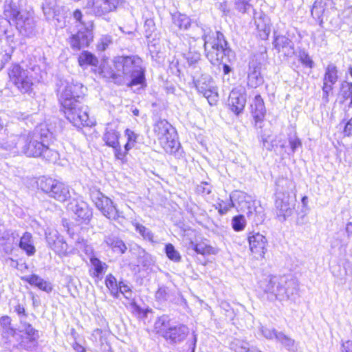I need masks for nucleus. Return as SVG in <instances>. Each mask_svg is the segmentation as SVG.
<instances>
[{"label": "nucleus", "mask_w": 352, "mask_h": 352, "mask_svg": "<svg viewBox=\"0 0 352 352\" xmlns=\"http://www.w3.org/2000/svg\"><path fill=\"white\" fill-rule=\"evenodd\" d=\"M52 133L46 127H36L32 132L21 135H11L6 142V148L28 157H41L54 162L58 153L50 148Z\"/></svg>", "instance_id": "f257e3e1"}, {"label": "nucleus", "mask_w": 352, "mask_h": 352, "mask_svg": "<svg viewBox=\"0 0 352 352\" xmlns=\"http://www.w3.org/2000/svg\"><path fill=\"white\" fill-rule=\"evenodd\" d=\"M116 72L111 78L118 85L126 84L128 87L143 85L145 83L144 72L141 66V59L135 56H118L114 60Z\"/></svg>", "instance_id": "f03ea898"}, {"label": "nucleus", "mask_w": 352, "mask_h": 352, "mask_svg": "<svg viewBox=\"0 0 352 352\" xmlns=\"http://www.w3.org/2000/svg\"><path fill=\"white\" fill-rule=\"evenodd\" d=\"M8 73L10 82L21 93H29L32 89L33 81L42 79V71L33 57L28 58L21 64H12Z\"/></svg>", "instance_id": "7ed1b4c3"}, {"label": "nucleus", "mask_w": 352, "mask_h": 352, "mask_svg": "<svg viewBox=\"0 0 352 352\" xmlns=\"http://www.w3.org/2000/svg\"><path fill=\"white\" fill-rule=\"evenodd\" d=\"M204 50L206 58L212 65H223V72L228 74L232 69L227 63L234 58V52L228 47L224 35L219 31L204 34Z\"/></svg>", "instance_id": "20e7f679"}, {"label": "nucleus", "mask_w": 352, "mask_h": 352, "mask_svg": "<svg viewBox=\"0 0 352 352\" xmlns=\"http://www.w3.org/2000/svg\"><path fill=\"white\" fill-rule=\"evenodd\" d=\"M260 287L272 300H285L297 294L298 285L295 278L284 276L265 279Z\"/></svg>", "instance_id": "39448f33"}, {"label": "nucleus", "mask_w": 352, "mask_h": 352, "mask_svg": "<svg viewBox=\"0 0 352 352\" xmlns=\"http://www.w3.org/2000/svg\"><path fill=\"white\" fill-rule=\"evenodd\" d=\"M154 327L170 344H179L184 342L189 334V328L184 324L173 322L166 316H162L155 321Z\"/></svg>", "instance_id": "423d86ee"}, {"label": "nucleus", "mask_w": 352, "mask_h": 352, "mask_svg": "<svg viewBox=\"0 0 352 352\" xmlns=\"http://www.w3.org/2000/svg\"><path fill=\"white\" fill-rule=\"evenodd\" d=\"M57 96L61 107L77 105L83 94V86L80 83H74L67 80H60L57 84Z\"/></svg>", "instance_id": "0eeeda50"}, {"label": "nucleus", "mask_w": 352, "mask_h": 352, "mask_svg": "<svg viewBox=\"0 0 352 352\" xmlns=\"http://www.w3.org/2000/svg\"><path fill=\"white\" fill-rule=\"evenodd\" d=\"M94 23H78L76 31L72 34L69 43L74 51L87 47L93 41Z\"/></svg>", "instance_id": "6e6552de"}, {"label": "nucleus", "mask_w": 352, "mask_h": 352, "mask_svg": "<svg viewBox=\"0 0 352 352\" xmlns=\"http://www.w3.org/2000/svg\"><path fill=\"white\" fill-rule=\"evenodd\" d=\"M19 333L15 334L19 346L27 351L36 349L40 338L39 331L28 322L21 323Z\"/></svg>", "instance_id": "1a4fd4ad"}, {"label": "nucleus", "mask_w": 352, "mask_h": 352, "mask_svg": "<svg viewBox=\"0 0 352 352\" xmlns=\"http://www.w3.org/2000/svg\"><path fill=\"white\" fill-rule=\"evenodd\" d=\"M91 197L96 207L109 219L118 220L122 217V212L117 209L112 200L100 191L92 192Z\"/></svg>", "instance_id": "9d476101"}, {"label": "nucleus", "mask_w": 352, "mask_h": 352, "mask_svg": "<svg viewBox=\"0 0 352 352\" xmlns=\"http://www.w3.org/2000/svg\"><path fill=\"white\" fill-rule=\"evenodd\" d=\"M67 119L76 127L89 126L87 107L80 102L77 105L62 107Z\"/></svg>", "instance_id": "9b49d317"}, {"label": "nucleus", "mask_w": 352, "mask_h": 352, "mask_svg": "<svg viewBox=\"0 0 352 352\" xmlns=\"http://www.w3.org/2000/svg\"><path fill=\"white\" fill-rule=\"evenodd\" d=\"M251 201V196L242 191H235L230 194V199L226 202L221 201L217 202L214 206L215 209L218 210L221 215L226 214L232 208L235 207V202L237 201L240 210L243 209V203L248 204V208H250V203Z\"/></svg>", "instance_id": "f8f14e48"}, {"label": "nucleus", "mask_w": 352, "mask_h": 352, "mask_svg": "<svg viewBox=\"0 0 352 352\" xmlns=\"http://www.w3.org/2000/svg\"><path fill=\"white\" fill-rule=\"evenodd\" d=\"M193 81L196 89L200 94L206 98L210 104L212 97H217V91L211 76L207 74H202L199 78L195 79L197 74H192Z\"/></svg>", "instance_id": "ddd939ff"}, {"label": "nucleus", "mask_w": 352, "mask_h": 352, "mask_svg": "<svg viewBox=\"0 0 352 352\" xmlns=\"http://www.w3.org/2000/svg\"><path fill=\"white\" fill-rule=\"evenodd\" d=\"M67 210L74 214V218L80 222L87 223L92 217V210L80 199H73L67 205Z\"/></svg>", "instance_id": "4468645a"}, {"label": "nucleus", "mask_w": 352, "mask_h": 352, "mask_svg": "<svg viewBox=\"0 0 352 352\" xmlns=\"http://www.w3.org/2000/svg\"><path fill=\"white\" fill-rule=\"evenodd\" d=\"M45 239L47 246L56 254L67 255V244L57 230L47 228L45 231Z\"/></svg>", "instance_id": "2eb2a0df"}, {"label": "nucleus", "mask_w": 352, "mask_h": 352, "mask_svg": "<svg viewBox=\"0 0 352 352\" xmlns=\"http://www.w3.org/2000/svg\"><path fill=\"white\" fill-rule=\"evenodd\" d=\"M262 64L256 59H253L249 63V72L248 75V85L250 87L256 88L264 82L261 75Z\"/></svg>", "instance_id": "dca6fc26"}, {"label": "nucleus", "mask_w": 352, "mask_h": 352, "mask_svg": "<svg viewBox=\"0 0 352 352\" xmlns=\"http://www.w3.org/2000/svg\"><path fill=\"white\" fill-rule=\"evenodd\" d=\"M248 239L251 252L260 256H263L267 243L265 236L258 232H250Z\"/></svg>", "instance_id": "f3484780"}, {"label": "nucleus", "mask_w": 352, "mask_h": 352, "mask_svg": "<svg viewBox=\"0 0 352 352\" xmlns=\"http://www.w3.org/2000/svg\"><path fill=\"white\" fill-rule=\"evenodd\" d=\"M121 0H93L88 2L87 6H91L96 15L101 16L114 10Z\"/></svg>", "instance_id": "a211bd4d"}, {"label": "nucleus", "mask_w": 352, "mask_h": 352, "mask_svg": "<svg viewBox=\"0 0 352 352\" xmlns=\"http://www.w3.org/2000/svg\"><path fill=\"white\" fill-rule=\"evenodd\" d=\"M228 102L230 110L236 115H239L243 111L246 104V94L233 89L230 94Z\"/></svg>", "instance_id": "6ab92c4d"}, {"label": "nucleus", "mask_w": 352, "mask_h": 352, "mask_svg": "<svg viewBox=\"0 0 352 352\" xmlns=\"http://www.w3.org/2000/svg\"><path fill=\"white\" fill-rule=\"evenodd\" d=\"M275 206L279 210L280 216H283L285 218L292 214L294 205L289 194L276 193Z\"/></svg>", "instance_id": "aec40b11"}, {"label": "nucleus", "mask_w": 352, "mask_h": 352, "mask_svg": "<svg viewBox=\"0 0 352 352\" xmlns=\"http://www.w3.org/2000/svg\"><path fill=\"white\" fill-rule=\"evenodd\" d=\"M251 112L255 120V126L261 127V122L265 116L266 109L263 98L260 95H256L251 104Z\"/></svg>", "instance_id": "412c9836"}, {"label": "nucleus", "mask_w": 352, "mask_h": 352, "mask_svg": "<svg viewBox=\"0 0 352 352\" xmlns=\"http://www.w3.org/2000/svg\"><path fill=\"white\" fill-rule=\"evenodd\" d=\"M243 211L247 210V215L250 219H252V221L256 224L258 225L263 222L265 220V214L263 209L259 206L256 207L254 206V201L252 200V197H251V201L250 203V208H248V204H245L243 203Z\"/></svg>", "instance_id": "4be33fe9"}, {"label": "nucleus", "mask_w": 352, "mask_h": 352, "mask_svg": "<svg viewBox=\"0 0 352 352\" xmlns=\"http://www.w3.org/2000/svg\"><path fill=\"white\" fill-rule=\"evenodd\" d=\"M104 243L116 254H123L127 250L124 241L113 234L105 235L104 237Z\"/></svg>", "instance_id": "5701e85b"}, {"label": "nucleus", "mask_w": 352, "mask_h": 352, "mask_svg": "<svg viewBox=\"0 0 352 352\" xmlns=\"http://www.w3.org/2000/svg\"><path fill=\"white\" fill-rule=\"evenodd\" d=\"M338 99L340 104L349 100L348 107H352V82L346 80L341 82L338 89Z\"/></svg>", "instance_id": "b1692460"}, {"label": "nucleus", "mask_w": 352, "mask_h": 352, "mask_svg": "<svg viewBox=\"0 0 352 352\" xmlns=\"http://www.w3.org/2000/svg\"><path fill=\"white\" fill-rule=\"evenodd\" d=\"M21 280L24 282L28 283L31 285L37 287L47 293H50L52 291L51 283L47 282L36 274L22 276Z\"/></svg>", "instance_id": "393cba45"}, {"label": "nucleus", "mask_w": 352, "mask_h": 352, "mask_svg": "<svg viewBox=\"0 0 352 352\" xmlns=\"http://www.w3.org/2000/svg\"><path fill=\"white\" fill-rule=\"evenodd\" d=\"M296 185L294 182L287 177H280L276 181V193L290 194L295 190Z\"/></svg>", "instance_id": "a878e982"}, {"label": "nucleus", "mask_w": 352, "mask_h": 352, "mask_svg": "<svg viewBox=\"0 0 352 352\" xmlns=\"http://www.w3.org/2000/svg\"><path fill=\"white\" fill-rule=\"evenodd\" d=\"M160 143L166 153L173 154L178 152L180 143L177 140L175 131L160 140Z\"/></svg>", "instance_id": "bb28decb"}, {"label": "nucleus", "mask_w": 352, "mask_h": 352, "mask_svg": "<svg viewBox=\"0 0 352 352\" xmlns=\"http://www.w3.org/2000/svg\"><path fill=\"white\" fill-rule=\"evenodd\" d=\"M54 188L50 197L60 202L65 201L70 197L68 186L60 181L57 180V184H56Z\"/></svg>", "instance_id": "cd10ccee"}, {"label": "nucleus", "mask_w": 352, "mask_h": 352, "mask_svg": "<svg viewBox=\"0 0 352 352\" xmlns=\"http://www.w3.org/2000/svg\"><path fill=\"white\" fill-rule=\"evenodd\" d=\"M153 131L158 139L160 140L175 131L172 126L166 120H158L155 126Z\"/></svg>", "instance_id": "c85d7f7f"}, {"label": "nucleus", "mask_w": 352, "mask_h": 352, "mask_svg": "<svg viewBox=\"0 0 352 352\" xmlns=\"http://www.w3.org/2000/svg\"><path fill=\"white\" fill-rule=\"evenodd\" d=\"M19 247L24 250L28 256H32L36 252L33 244L32 236L30 232H25L21 237Z\"/></svg>", "instance_id": "c756f323"}, {"label": "nucleus", "mask_w": 352, "mask_h": 352, "mask_svg": "<svg viewBox=\"0 0 352 352\" xmlns=\"http://www.w3.org/2000/svg\"><path fill=\"white\" fill-rule=\"evenodd\" d=\"M56 184H57L56 179L44 176L40 177L37 181L38 188L48 195V197H50L51 193L55 189Z\"/></svg>", "instance_id": "7c9ffc66"}, {"label": "nucleus", "mask_w": 352, "mask_h": 352, "mask_svg": "<svg viewBox=\"0 0 352 352\" xmlns=\"http://www.w3.org/2000/svg\"><path fill=\"white\" fill-rule=\"evenodd\" d=\"M275 340L280 343L287 351L292 352L297 351L298 346L295 340L282 331L278 332Z\"/></svg>", "instance_id": "2f4dec72"}, {"label": "nucleus", "mask_w": 352, "mask_h": 352, "mask_svg": "<svg viewBox=\"0 0 352 352\" xmlns=\"http://www.w3.org/2000/svg\"><path fill=\"white\" fill-rule=\"evenodd\" d=\"M79 65L82 67L89 66L96 67L98 64L97 57L88 51H83L78 58Z\"/></svg>", "instance_id": "473e14b6"}, {"label": "nucleus", "mask_w": 352, "mask_h": 352, "mask_svg": "<svg viewBox=\"0 0 352 352\" xmlns=\"http://www.w3.org/2000/svg\"><path fill=\"white\" fill-rule=\"evenodd\" d=\"M90 262L94 270L92 276L101 280L104 273L108 267V265L96 257H91L90 258Z\"/></svg>", "instance_id": "72a5a7b5"}, {"label": "nucleus", "mask_w": 352, "mask_h": 352, "mask_svg": "<svg viewBox=\"0 0 352 352\" xmlns=\"http://www.w3.org/2000/svg\"><path fill=\"white\" fill-rule=\"evenodd\" d=\"M338 73L337 67L334 64H329L325 69L322 82L336 84L338 80Z\"/></svg>", "instance_id": "f704fd0d"}, {"label": "nucleus", "mask_w": 352, "mask_h": 352, "mask_svg": "<svg viewBox=\"0 0 352 352\" xmlns=\"http://www.w3.org/2000/svg\"><path fill=\"white\" fill-rule=\"evenodd\" d=\"M325 2L324 0H316L311 9V15L313 18L318 21V22H323V15L325 12Z\"/></svg>", "instance_id": "c9c22d12"}, {"label": "nucleus", "mask_w": 352, "mask_h": 352, "mask_svg": "<svg viewBox=\"0 0 352 352\" xmlns=\"http://www.w3.org/2000/svg\"><path fill=\"white\" fill-rule=\"evenodd\" d=\"M120 134L114 129H109L106 131L103 136V140L109 146L116 148L118 146Z\"/></svg>", "instance_id": "e433bc0d"}, {"label": "nucleus", "mask_w": 352, "mask_h": 352, "mask_svg": "<svg viewBox=\"0 0 352 352\" xmlns=\"http://www.w3.org/2000/svg\"><path fill=\"white\" fill-rule=\"evenodd\" d=\"M19 11L15 4L9 3L4 6L3 16L8 22L10 21H17Z\"/></svg>", "instance_id": "4c0bfd02"}, {"label": "nucleus", "mask_w": 352, "mask_h": 352, "mask_svg": "<svg viewBox=\"0 0 352 352\" xmlns=\"http://www.w3.org/2000/svg\"><path fill=\"white\" fill-rule=\"evenodd\" d=\"M14 26L19 34L25 37H30L35 33L34 23H14Z\"/></svg>", "instance_id": "58836bf2"}, {"label": "nucleus", "mask_w": 352, "mask_h": 352, "mask_svg": "<svg viewBox=\"0 0 352 352\" xmlns=\"http://www.w3.org/2000/svg\"><path fill=\"white\" fill-rule=\"evenodd\" d=\"M201 55L199 53L197 52H191L190 51L186 54V60L190 67H192L193 69L195 71L193 72V74H198L200 70V67L197 65L199 61L200 60Z\"/></svg>", "instance_id": "ea45409f"}, {"label": "nucleus", "mask_w": 352, "mask_h": 352, "mask_svg": "<svg viewBox=\"0 0 352 352\" xmlns=\"http://www.w3.org/2000/svg\"><path fill=\"white\" fill-rule=\"evenodd\" d=\"M132 225L134 226L135 231L138 232L144 239L148 241H153V234L148 228H146L137 221L133 222Z\"/></svg>", "instance_id": "a19ab883"}, {"label": "nucleus", "mask_w": 352, "mask_h": 352, "mask_svg": "<svg viewBox=\"0 0 352 352\" xmlns=\"http://www.w3.org/2000/svg\"><path fill=\"white\" fill-rule=\"evenodd\" d=\"M138 262L139 265H142L145 269L149 268L154 263L152 256L146 252L144 250L140 251L139 256L138 257Z\"/></svg>", "instance_id": "79ce46f5"}, {"label": "nucleus", "mask_w": 352, "mask_h": 352, "mask_svg": "<svg viewBox=\"0 0 352 352\" xmlns=\"http://www.w3.org/2000/svg\"><path fill=\"white\" fill-rule=\"evenodd\" d=\"M164 251L166 256L172 261L179 263L182 260V256L179 252L175 249L171 243H168L165 245Z\"/></svg>", "instance_id": "37998d69"}, {"label": "nucleus", "mask_w": 352, "mask_h": 352, "mask_svg": "<svg viewBox=\"0 0 352 352\" xmlns=\"http://www.w3.org/2000/svg\"><path fill=\"white\" fill-rule=\"evenodd\" d=\"M105 285L109 289L111 295L114 297H118V284L117 280L112 274H108L105 278Z\"/></svg>", "instance_id": "c03bdc74"}, {"label": "nucleus", "mask_w": 352, "mask_h": 352, "mask_svg": "<svg viewBox=\"0 0 352 352\" xmlns=\"http://www.w3.org/2000/svg\"><path fill=\"white\" fill-rule=\"evenodd\" d=\"M274 45L275 49L278 52H280V50L284 48L285 46L287 45H290V43L292 41L289 39L287 37L285 36H280L277 34V32H274Z\"/></svg>", "instance_id": "a18cd8bd"}, {"label": "nucleus", "mask_w": 352, "mask_h": 352, "mask_svg": "<svg viewBox=\"0 0 352 352\" xmlns=\"http://www.w3.org/2000/svg\"><path fill=\"white\" fill-rule=\"evenodd\" d=\"M246 226V220L243 215L235 216L232 219V226L234 231L240 232L244 230Z\"/></svg>", "instance_id": "49530a36"}, {"label": "nucleus", "mask_w": 352, "mask_h": 352, "mask_svg": "<svg viewBox=\"0 0 352 352\" xmlns=\"http://www.w3.org/2000/svg\"><path fill=\"white\" fill-rule=\"evenodd\" d=\"M124 133L127 137V142L124 145V150L129 151L135 146L137 142L138 135L129 129H126Z\"/></svg>", "instance_id": "de8ad7c7"}, {"label": "nucleus", "mask_w": 352, "mask_h": 352, "mask_svg": "<svg viewBox=\"0 0 352 352\" xmlns=\"http://www.w3.org/2000/svg\"><path fill=\"white\" fill-rule=\"evenodd\" d=\"M259 331L263 337L270 340H276L277 335L279 332L274 328H269L266 326L263 325H261L259 327Z\"/></svg>", "instance_id": "09e8293b"}, {"label": "nucleus", "mask_w": 352, "mask_h": 352, "mask_svg": "<svg viewBox=\"0 0 352 352\" xmlns=\"http://www.w3.org/2000/svg\"><path fill=\"white\" fill-rule=\"evenodd\" d=\"M250 1L251 0H235L236 10L242 13L248 12L252 8Z\"/></svg>", "instance_id": "8fccbe9b"}, {"label": "nucleus", "mask_w": 352, "mask_h": 352, "mask_svg": "<svg viewBox=\"0 0 352 352\" xmlns=\"http://www.w3.org/2000/svg\"><path fill=\"white\" fill-rule=\"evenodd\" d=\"M257 30L259 37L263 40L267 39L270 32V23H257Z\"/></svg>", "instance_id": "3c124183"}, {"label": "nucleus", "mask_w": 352, "mask_h": 352, "mask_svg": "<svg viewBox=\"0 0 352 352\" xmlns=\"http://www.w3.org/2000/svg\"><path fill=\"white\" fill-rule=\"evenodd\" d=\"M298 58L300 63L305 67L312 69L314 67V63L310 56L305 50H300L298 54Z\"/></svg>", "instance_id": "603ef678"}, {"label": "nucleus", "mask_w": 352, "mask_h": 352, "mask_svg": "<svg viewBox=\"0 0 352 352\" xmlns=\"http://www.w3.org/2000/svg\"><path fill=\"white\" fill-rule=\"evenodd\" d=\"M14 311L17 314L20 324L28 322V314L26 312L25 308L23 305L20 303L16 305L14 307Z\"/></svg>", "instance_id": "864d4df0"}, {"label": "nucleus", "mask_w": 352, "mask_h": 352, "mask_svg": "<svg viewBox=\"0 0 352 352\" xmlns=\"http://www.w3.org/2000/svg\"><path fill=\"white\" fill-rule=\"evenodd\" d=\"M194 250L197 253L202 255L210 254L212 247L206 245L205 243L201 242L193 245Z\"/></svg>", "instance_id": "5fc2aeb1"}, {"label": "nucleus", "mask_w": 352, "mask_h": 352, "mask_svg": "<svg viewBox=\"0 0 352 352\" xmlns=\"http://www.w3.org/2000/svg\"><path fill=\"white\" fill-rule=\"evenodd\" d=\"M288 142L293 153H294L298 148L302 146L301 140L295 134L289 136Z\"/></svg>", "instance_id": "6e6d98bb"}, {"label": "nucleus", "mask_w": 352, "mask_h": 352, "mask_svg": "<svg viewBox=\"0 0 352 352\" xmlns=\"http://www.w3.org/2000/svg\"><path fill=\"white\" fill-rule=\"evenodd\" d=\"M111 43L112 38L110 36H103L97 44V50L100 52L104 51Z\"/></svg>", "instance_id": "4d7b16f0"}, {"label": "nucleus", "mask_w": 352, "mask_h": 352, "mask_svg": "<svg viewBox=\"0 0 352 352\" xmlns=\"http://www.w3.org/2000/svg\"><path fill=\"white\" fill-rule=\"evenodd\" d=\"M168 297V292L167 288L165 287H160L155 293L156 299L160 302L167 300Z\"/></svg>", "instance_id": "13d9d810"}, {"label": "nucleus", "mask_w": 352, "mask_h": 352, "mask_svg": "<svg viewBox=\"0 0 352 352\" xmlns=\"http://www.w3.org/2000/svg\"><path fill=\"white\" fill-rule=\"evenodd\" d=\"M197 341V336L195 331L192 333V338L188 339L186 344V352H195L196 348V343Z\"/></svg>", "instance_id": "bf43d9fd"}, {"label": "nucleus", "mask_w": 352, "mask_h": 352, "mask_svg": "<svg viewBox=\"0 0 352 352\" xmlns=\"http://www.w3.org/2000/svg\"><path fill=\"white\" fill-rule=\"evenodd\" d=\"M119 293L122 294L126 298H130L131 297V290L129 286L122 281L118 283V294Z\"/></svg>", "instance_id": "052dcab7"}, {"label": "nucleus", "mask_w": 352, "mask_h": 352, "mask_svg": "<svg viewBox=\"0 0 352 352\" xmlns=\"http://www.w3.org/2000/svg\"><path fill=\"white\" fill-rule=\"evenodd\" d=\"M33 16V11L32 10H21L19 12V16L17 21L21 22H28L31 20Z\"/></svg>", "instance_id": "680f3d73"}, {"label": "nucleus", "mask_w": 352, "mask_h": 352, "mask_svg": "<svg viewBox=\"0 0 352 352\" xmlns=\"http://www.w3.org/2000/svg\"><path fill=\"white\" fill-rule=\"evenodd\" d=\"M211 186L206 182H201L197 187V192L203 195H209L211 192Z\"/></svg>", "instance_id": "e2e57ef3"}, {"label": "nucleus", "mask_w": 352, "mask_h": 352, "mask_svg": "<svg viewBox=\"0 0 352 352\" xmlns=\"http://www.w3.org/2000/svg\"><path fill=\"white\" fill-rule=\"evenodd\" d=\"M280 52L283 53L285 56L290 57L294 54V45L292 41L290 45H287L280 50Z\"/></svg>", "instance_id": "0e129e2a"}, {"label": "nucleus", "mask_w": 352, "mask_h": 352, "mask_svg": "<svg viewBox=\"0 0 352 352\" xmlns=\"http://www.w3.org/2000/svg\"><path fill=\"white\" fill-rule=\"evenodd\" d=\"M113 148L115 151L116 157L118 160H124L125 157V155L128 151H126L125 150L124 152H122L120 144H118V146H116V147Z\"/></svg>", "instance_id": "69168bd1"}, {"label": "nucleus", "mask_w": 352, "mask_h": 352, "mask_svg": "<svg viewBox=\"0 0 352 352\" xmlns=\"http://www.w3.org/2000/svg\"><path fill=\"white\" fill-rule=\"evenodd\" d=\"M340 352H352V340H347L342 343Z\"/></svg>", "instance_id": "338daca9"}, {"label": "nucleus", "mask_w": 352, "mask_h": 352, "mask_svg": "<svg viewBox=\"0 0 352 352\" xmlns=\"http://www.w3.org/2000/svg\"><path fill=\"white\" fill-rule=\"evenodd\" d=\"M344 133L346 136L352 135V117L346 123L344 128Z\"/></svg>", "instance_id": "774afa93"}]
</instances>
